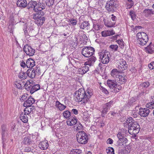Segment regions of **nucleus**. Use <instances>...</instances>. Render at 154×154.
Instances as JSON below:
<instances>
[{
    "label": "nucleus",
    "mask_w": 154,
    "mask_h": 154,
    "mask_svg": "<svg viewBox=\"0 0 154 154\" xmlns=\"http://www.w3.org/2000/svg\"><path fill=\"white\" fill-rule=\"evenodd\" d=\"M134 121L132 117H129L128 119H127L126 121V122L128 125H129V124H132Z\"/></svg>",
    "instance_id": "51"
},
{
    "label": "nucleus",
    "mask_w": 154,
    "mask_h": 154,
    "mask_svg": "<svg viewBox=\"0 0 154 154\" xmlns=\"http://www.w3.org/2000/svg\"><path fill=\"white\" fill-rule=\"evenodd\" d=\"M119 66L118 68L119 69L125 70L128 68V65L126 64V62L123 59L120 60L117 63Z\"/></svg>",
    "instance_id": "8"
},
{
    "label": "nucleus",
    "mask_w": 154,
    "mask_h": 154,
    "mask_svg": "<svg viewBox=\"0 0 154 154\" xmlns=\"http://www.w3.org/2000/svg\"><path fill=\"white\" fill-rule=\"evenodd\" d=\"M106 152L107 154H114V149L112 147H108L106 149Z\"/></svg>",
    "instance_id": "49"
},
{
    "label": "nucleus",
    "mask_w": 154,
    "mask_h": 154,
    "mask_svg": "<svg viewBox=\"0 0 154 154\" xmlns=\"http://www.w3.org/2000/svg\"><path fill=\"white\" fill-rule=\"evenodd\" d=\"M40 86L39 85L37 84L32 86L31 89L30 90V92L31 93L33 94L35 91L39 89Z\"/></svg>",
    "instance_id": "32"
},
{
    "label": "nucleus",
    "mask_w": 154,
    "mask_h": 154,
    "mask_svg": "<svg viewBox=\"0 0 154 154\" xmlns=\"http://www.w3.org/2000/svg\"><path fill=\"white\" fill-rule=\"evenodd\" d=\"M39 4L38 2L35 7L34 8V9H33V11L35 12L41 11V9H42V8H44V7H42L41 8V9L40 8L41 7H39Z\"/></svg>",
    "instance_id": "42"
},
{
    "label": "nucleus",
    "mask_w": 154,
    "mask_h": 154,
    "mask_svg": "<svg viewBox=\"0 0 154 154\" xmlns=\"http://www.w3.org/2000/svg\"><path fill=\"white\" fill-rule=\"evenodd\" d=\"M113 103L114 101L112 100L110 101L109 102L106 103L103 106L109 110L111 106L113 104Z\"/></svg>",
    "instance_id": "38"
},
{
    "label": "nucleus",
    "mask_w": 154,
    "mask_h": 154,
    "mask_svg": "<svg viewBox=\"0 0 154 154\" xmlns=\"http://www.w3.org/2000/svg\"><path fill=\"white\" fill-rule=\"evenodd\" d=\"M94 29L96 30H98L100 29L99 26L98 24H94L93 25Z\"/></svg>",
    "instance_id": "59"
},
{
    "label": "nucleus",
    "mask_w": 154,
    "mask_h": 154,
    "mask_svg": "<svg viewBox=\"0 0 154 154\" xmlns=\"http://www.w3.org/2000/svg\"><path fill=\"white\" fill-rule=\"evenodd\" d=\"M25 84L24 86L25 89L27 91H30L32 86V84H31L29 81H28L26 83H25Z\"/></svg>",
    "instance_id": "37"
},
{
    "label": "nucleus",
    "mask_w": 154,
    "mask_h": 154,
    "mask_svg": "<svg viewBox=\"0 0 154 154\" xmlns=\"http://www.w3.org/2000/svg\"><path fill=\"white\" fill-rule=\"evenodd\" d=\"M63 114L64 118L67 119L70 117L71 116V113L69 111L66 110L63 112Z\"/></svg>",
    "instance_id": "43"
},
{
    "label": "nucleus",
    "mask_w": 154,
    "mask_h": 154,
    "mask_svg": "<svg viewBox=\"0 0 154 154\" xmlns=\"http://www.w3.org/2000/svg\"><path fill=\"white\" fill-rule=\"evenodd\" d=\"M77 120L75 117H70L67 121V124L69 125H75L77 123Z\"/></svg>",
    "instance_id": "12"
},
{
    "label": "nucleus",
    "mask_w": 154,
    "mask_h": 154,
    "mask_svg": "<svg viewBox=\"0 0 154 154\" xmlns=\"http://www.w3.org/2000/svg\"><path fill=\"white\" fill-rule=\"evenodd\" d=\"M113 143V140L112 139H111L110 138H109L107 141V143L108 144H112Z\"/></svg>",
    "instance_id": "63"
},
{
    "label": "nucleus",
    "mask_w": 154,
    "mask_h": 154,
    "mask_svg": "<svg viewBox=\"0 0 154 154\" xmlns=\"http://www.w3.org/2000/svg\"><path fill=\"white\" fill-rule=\"evenodd\" d=\"M135 100H136L135 99H134L133 98H132L130 100L129 102V103L130 105L133 104H134V103L135 102Z\"/></svg>",
    "instance_id": "61"
},
{
    "label": "nucleus",
    "mask_w": 154,
    "mask_h": 154,
    "mask_svg": "<svg viewBox=\"0 0 154 154\" xmlns=\"http://www.w3.org/2000/svg\"><path fill=\"white\" fill-rule=\"evenodd\" d=\"M90 24L88 21H85L82 23L80 26V28L81 29H83L86 27L89 26Z\"/></svg>",
    "instance_id": "40"
},
{
    "label": "nucleus",
    "mask_w": 154,
    "mask_h": 154,
    "mask_svg": "<svg viewBox=\"0 0 154 154\" xmlns=\"http://www.w3.org/2000/svg\"><path fill=\"white\" fill-rule=\"evenodd\" d=\"M127 79V77L125 75L121 73V74L119 76L118 78L116 80L121 84L125 83Z\"/></svg>",
    "instance_id": "10"
},
{
    "label": "nucleus",
    "mask_w": 154,
    "mask_h": 154,
    "mask_svg": "<svg viewBox=\"0 0 154 154\" xmlns=\"http://www.w3.org/2000/svg\"><path fill=\"white\" fill-rule=\"evenodd\" d=\"M69 22L73 26L76 25L77 23V20L75 19H70L69 20Z\"/></svg>",
    "instance_id": "54"
},
{
    "label": "nucleus",
    "mask_w": 154,
    "mask_h": 154,
    "mask_svg": "<svg viewBox=\"0 0 154 154\" xmlns=\"http://www.w3.org/2000/svg\"><path fill=\"white\" fill-rule=\"evenodd\" d=\"M43 15L44 13L42 12L38 11L35 13L33 14L32 16V17L33 19L36 20L41 18L42 16Z\"/></svg>",
    "instance_id": "23"
},
{
    "label": "nucleus",
    "mask_w": 154,
    "mask_h": 154,
    "mask_svg": "<svg viewBox=\"0 0 154 154\" xmlns=\"http://www.w3.org/2000/svg\"><path fill=\"white\" fill-rule=\"evenodd\" d=\"M96 60V58L94 56L91 57L88 59V61L85 63V65H92Z\"/></svg>",
    "instance_id": "19"
},
{
    "label": "nucleus",
    "mask_w": 154,
    "mask_h": 154,
    "mask_svg": "<svg viewBox=\"0 0 154 154\" xmlns=\"http://www.w3.org/2000/svg\"><path fill=\"white\" fill-rule=\"evenodd\" d=\"M22 142L26 145H30L32 142V140L29 136H26L23 139Z\"/></svg>",
    "instance_id": "25"
},
{
    "label": "nucleus",
    "mask_w": 154,
    "mask_h": 154,
    "mask_svg": "<svg viewBox=\"0 0 154 154\" xmlns=\"http://www.w3.org/2000/svg\"><path fill=\"white\" fill-rule=\"evenodd\" d=\"M110 47L113 50L115 51H117L118 48V46L117 45H111L110 46Z\"/></svg>",
    "instance_id": "55"
},
{
    "label": "nucleus",
    "mask_w": 154,
    "mask_h": 154,
    "mask_svg": "<svg viewBox=\"0 0 154 154\" xmlns=\"http://www.w3.org/2000/svg\"><path fill=\"white\" fill-rule=\"evenodd\" d=\"M35 101V99L31 97H29L25 101L23 104L24 106H32V105L33 104Z\"/></svg>",
    "instance_id": "11"
},
{
    "label": "nucleus",
    "mask_w": 154,
    "mask_h": 154,
    "mask_svg": "<svg viewBox=\"0 0 154 154\" xmlns=\"http://www.w3.org/2000/svg\"><path fill=\"white\" fill-rule=\"evenodd\" d=\"M89 70V67L86 66H83L78 69V71L79 74L83 75Z\"/></svg>",
    "instance_id": "14"
},
{
    "label": "nucleus",
    "mask_w": 154,
    "mask_h": 154,
    "mask_svg": "<svg viewBox=\"0 0 154 154\" xmlns=\"http://www.w3.org/2000/svg\"><path fill=\"white\" fill-rule=\"evenodd\" d=\"M48 146V143L46 141L41 142L38 144V147L41 149H47Z\"/></svg>",
    "instance_id": "21"
},
{
    "label": "nucleus",
    "mask_w": 154,
    "mask_h": 154,
    "mask_svg": "<svg viewBox=\"0 0 154 154\" xmlns=\"http://www.w3.org/2000/svg\"><path fill=\"white\" fill-rule=\"evenodd\" d=\"M55 0H46V3L47 6L49 7L52 6L54 4Z\"/></svg>",
    "instance_id": "48"
},
{
    "label": "nucleus",
    "mask_w": 154,
    "mask_h": 154,
    "mask_svg": "<svg viewBox=\"0 0 154 154\" xmlns=\"http://www.w3.org/2000/svg\"><path fill=\"white\" fill-rule=\"evenodd\" d=\"M75 128L76 131H79L80 130H82L83 129V127L82 125L79 122L77 123V125L74 127Z\"/></svg>",
    "instance_id": "45"
},
{
    "label": "nucleus",
    "mask_w": 154,
    "mask_h": 154,
    "mask_svg": "<svg viewBox=\"0 0 154 154\" xmlns=\"http://www.w3.org/2000/svg\"><path fill=\"white\" fill-rule=\"evenodd\" d=\"M93 95L92 91L91 89H88L86 91L84 90L79 89L75 93V100L81 103L85 104L89 100L90 98Z\"/></svg>",
    "instance_id": "1"
},
{
    "label": "nucleus",
    "mask_w": 154,
    "mask_h": 154,
    "mask_svg": "<svg viewBox=\"0 0 154 154\" xmlns=\"http://www.w3.org/2000/svg\"><path fill=\"white\" fill-rule=\"evenodd\" d=\"M76 137L77 141L81 144H85L88 142V135L83 131H79L77 134Z\"/></svg>",
    "instance_id": "3"
},
{
    "label": "nucleus",
    "mask_w": 154,
    "mask_h": 154,
    "mask_svg": "<svg viewBox=\"0 0 154 154\" xmlns=\"http://www.w3.org/2000/svg\"><path fill=\"white\" fill-rule=\"evenodd\" d=\"M15 85L18 88L21 89L24 87L26 84L25 82H24L23 81L18 80L15 82Z\"/></svg>",
    "instance_id": "22"
},
{
    "label": "nucleus",
    "mask_w": 154,
    "mask_h": 154,
    "mask_svg": "<svg viewBox=\"0 0 154 154\" xmlns=\"http://www.w3.org/2000/svg\"><path fill=\"white\" fill-rule=\"evenodd\" d=\"M109 110L107 109L104 106H103V109L102 110L101 112V116L102 117H104L105 115L107 113V112Z\"/></svg>",
    "instance_id": "47"
},
{
    "label": "nucleus",
    "mask_w": 154,
    "mask_h": 154,
    "mask_svg": "<svg viewBox=\"0 0 154 154\" xmlns=\"http://www.w3.org/2000/svg\"><path fill=\"white\" fill-rule=\"evenodd\" d=\"M115 34V32L113 30H105L101 32V35L103 37H106Z\"/></svg>",
    "instance_id": "20"
},
{
    "label": "nucleus",
    "mask_w": 154,
    "mask_h": 154,
    "mask_svg": "<svg viewBox=\"0 0 154 154\" xmlns=\"http://www.w3.org/2000/svg\"><path fill=\"white\" fill-rule=\"evenodd\" d=\"M128 140L126 138L124 137L121 139L120 141H119V140L117 141L116 143L117 145L118 146L124 145L127 142Z\"/></svg>",
    "instance_id": "31"
},
{
    "label": "nucleus",
    "mask_w": 154,
    "mask_h": 154,
    "mask_svg": "<svg viewBox=\"0 0 154 154\" xmlns=\"http://www.w3.org/2000/svg\"><path fill=\"white\" fill-rule=\"evenodd\" d=\"M24 52L26 54L30 56L33 55L35 53V50L28 45H26L23 48Z\"/></svg>",
    "instance_id": "7"
},
{
    "label": "nucleus",
    "mask_w": 154,
    "mask_h": 154,
    "mask_svg": "<svg viewBox=\"0 0 154 154\" xmlns=\"http://www.w3.org/2000/svg\"><path fill=\"white\" fill-rule=\"evenodd\" d=\"M81 152V150L76 149L72 150L70 152V154H80Z\"/></svg>",
    "instance_id": "44"
},
{
    "label": "nucleus",
    "mask_w": 154,
    "mask_h": 154,
    "mask_svg": "<svg viewBox=\"0 0 154 154\" xmlns=\"http://www.w3.org/2000/svg\"><path fill=\"white\" fill-rule=\"evenodd\" d=\"M38 3L39 4V7H41L40 8L41 9L42 7H44V8H42V9H41V11L42 10L44 9L45 8L46 5H45V3H43L42 2L41 3L40 2H38Z\"/></svg>",
    "instance_id": "57"
},
{
    "label": "nucleus",
    "mask_w": 154,
    "mask_h": 154,
    "mask_svg": "<svg viewBox=\"0 0 154 154\" xmlns=\"http://www.w3.org/2000/svg\"><path fill=\"white\" fill-rule=\"evenodd\" d=\"M27 115L25 114L24 112L20 115V119L24 123H27L28 121V118Z\"/></svg>",
    "instance_id": "26"
},
{
    "label": "nucleus",
    "mask_w": 154,
    "mask_h": 154,
    "mask_svg": "<svg viewBox=\"0 0 154 154\" xmlns=\"http://www.w3.org/2000/svg\"><path fill=\"white\" fill-rule=\"evenodd\" d=\"M148 67L151 69H154V62H152L149 63L148 65Z\"/></svg>",
    "instance_id": "58"
},
{
    "label": "nucleus",
    "mask_w": 154,
    "mask_h": 154,
    "mask_svg": "<svg viewBox=\"0 0 154 154\" xmlns=\"http://www.w3.org/2000/svg\"><path fill=\"white\" fill-rule=\"evenodd\" d=\"M140 129L139 125L137 122L134 121L132 124L128 125V132L131 135L136 136V135L138 134Z\"/></svg>",
    "instance_id": "2"
},
{
    "label": "nucleus",
    "mask_w": 154,
    "mask_h": 154,
    "mask_svg": "<svg viewBox=\"0 0 154 154\" xmlns=\"http://www.w3.org/2000/svg\"><path fill=\"white\" fill-rule=\"evenodd\" d=\"M146 106L147 108L150 109H154V100H152V102L148 103L146 105Z\"/></svg>",
    "instance_id": "36"
},
{
    "label": "nucleus",
    "mask_w": 154,
    "mask_h": 154,
    "mask_svg": "<svg viewBox=\"0 0 154 154\" xmlns=\"http://www.w3.org/2000/svg\"><path fill=\"white\" fill-rule=\"evenodd\" d=\"M111 16H112L111 18L112 20L113 21H116L117 20L116 17L113 14H112Z\"/></svg>",
    "instance_id": "62"
},
{
    "label": "nucleus",
    "mask_w": 154,
    "mask_h": 154,
    "mask_svg": "<svg viewBox=\"0 0 154 154\" xmlns=\"http://www.w3.org/2000/svg\"><path fill=\"white\" fill-rule=\"evenodd\" d=\"M37 2L35 1L31 0L28 4L27 8L28 9L33 8H35L36 5L37 3Z\"/></svg>",
    "instance_id": "28"
},
{
    "label": "nucleus",
    "mask_w": 154,
    "mask_h": 154,
    "mask_svg": "<svg viewBox=\"0 0 154 154\" xmlns=\"http://www.w3.org/2000/svg\"><path fill=\"white\" fill-rule=\"evenodd\" d=\"M105 26H107V27H113L115 25V23H113L111 24L110 23H105Z\"/></svg>",
    "instance_id": "56"
},
{
    "label": "nucleus",
    "mask_w": 154,
    "mask_h": 154,
    "mask_svg": "<svg viewBox=\"0 0 154 154\" xmlns=\"http://www.w3.org/2000/svg\"><path fill=\"white\" fill-rule=\"evenodd\" d=\"M27 74L25 72L21 71L18 75L19 77L21 79H25L26 78Z\"/></svg>",
    "instance_id": "33"
},
{
    "label": "nucleus",
    "mask_w": 154,
    "mask_h": 154,
    "mask_svg": "<svg viewBox=\"0 0 154 154\" xmlns=\"http://www.w3.org/2000/svg\"><path fill=\"white\" fill-rule=\"evenodd\" d=\"M129 15L133 20H134L136 19V14L135 12L133 11L132 10L130 11L129 12Z\"/></svg>",
    "instance_id": "46"
},
{
    "label": "nucleus",
    "mask_w": 154,
    "mask_h": 154,
    "mask_svg": "<svg viewBox=\"0 0 154 154\" xmlns=\"http://www.w3.org/2000/svg\"><path fill=\"white\" fill-rule=\"evenodd\" d=\"M107 84L109 88L113 89L114 87H115L116 83L114 82L113 80H108L107 82Z\"/></svg>",
    "instance_id": "29"
},
{
    "label": "nucleus",
    "mask_w": 154,
    "mask_h": 154,
    "mask_svg": "<svg viewBox=\"0 0 154 154\" xmlns=\"http://www.w3.org/2000/svg\"><path fill=\"white\" fill-rule=\"evenodd\" d=\"M150 85V83L148 82H146L141 83L140 84V86L142 87V88H148Z\"/></svg>",
    "instance_id": "41"
},
{
    "label": "nucleus",
    "mask_w": 154,
    "mask_h": 154,
    "mask_svg": "<svg viewBox=\"0 0 154 154\" xmlns=\"http://www.w3.org/2000/svg\"><path fill=\"white\" fill-rule=\"evenodd\" d=\"M117 43L119 44V47L121 48H122L124 47V42L123 41V40L121 39L120 40H117L116 41Z\"/></svg>",
    "instance_id": "50"
},
{
    "label": "nucleus",
    "mask_w": 154,
    "mask_h": 154,
    "mask_svg": "<svg viewBox=\"0 0 154 154\" xmlns=\"http://www.w3.org/2000/svg\"><path fill=\"white\" fill-rule=\"evenodd\" d=\"M55 106L59 108L60 111L63 110L66 108V106L61 103L59 101H57L56 102Z\"/></svg>",
    "instance_id": "27"
},
{
    "label": "nucleus",
    "mask_w": 154,
    "mask_h": 154,
    "mask_svg": "<svg viewBox=\"0 0 154 154\" xmlns=\"http://www.w3.org/2000/svg\"><path fill=\"white\" fill-rule=\"evenodd\" d=\"M35 64L34 60L30 58L27 59L26 62V65L27 68H32Z\"/></svg>",
    "instance_id": "17"
},
{
    "label": "nucleus",
    "mask_w": 154,
    "mask_h": 154,
    "mask_svg": "<svg viewBox=\"0 0 154 154\" xmlns=\"http://www.w3.org/2000/svg\"><path fill=\"white\" fill-rule=\"evenodd\" d=\"M26 108L24 110V112L25 114L29 116V114L32 112H33V110L35 109V107L34 106H26Z\"/></svg>",
    "instance_id": "16"
},
{
    "label": "nucleus",
    "mask_w": 154,
    "mask_h": 154,
    "mask_svg": "<svg viewBox=\"0 0 154 154\" xmlns=\"http://www.w3.org/2000/svg\"><path fill=\"white\" fill-rule=\"evenodd\" d=\"M137 42L139 43V44L140 45L143 46L146 44L148 41V37L147 38V40H146L143 39H140L137 40Z\"/></svg>",
    "instance_id": "39"
},
{
    "label": "nucleus",
    "mask_w": 154,
    "mask_h": 154,
    "mask_svg": "<svg viewBox=\"0 0 154 154\" xmlns=\"http://www.w3.org/2000/svg\"><path fill=\"white\" fill-rule=\"evenodd\" d=\"M137 36L138 37L137 40L143 39L147 40V38L148 37L147 35L143 32H140L137 34Z\"/></svg>",
    "instance_id": "18"
},
{
    "label": "nucleus",
    "mask_w": 154,
    "mask_h": 154,
    "mask_svg": "<svg viewBox=\"0 0 154 154\" xmlns=\"http://www.w3.org/2000/svg\"><path fill=\"white\" fill-rule=\"evenodd\" d=\"M105 51H102L98 53L101 62L104 64L108 63L111 57L109 52Z\"/></svg>",
    "instance_id": "4"
},
{
    "label": "nucleus",
    "mask_w": 154,
    "mask_h": 154,
    "mask_svg": "<svg viewBox=\"0 0 154 154\" xmlns=\"http://www.w3.org/2000/svg\"><path fill=\"white\" fill-rule=\"evenodd\" d=\"M124 134H122V132H119L117 135V137L119 139V141H121V139L124 138Z\"/></svg>",
    "instance_id": "53"
},
{
    "label": "nucleus",
    "mask_w": 154,
    "mask_h": 154,
    "mask_svg": "<svg viewBox=\"0 0 154 154\" xmlns=\"http://www.w3.org/2000/svg\"><path fill=\"white\" fill-rule=\"evenodd\" d=\"M126 4L127 5V8H131L134 5V2L133 0H126Z\"/></svg>",
    "instance_id": "35"
},
{
    "label": "nucleus",
    "mask_w": 154,
    "mask_h": 154,
    "mask_svg": "<svg viewBox=\"0 0 154 154\" xmlns=\"http://www.w3.org/2000/svg\"><path fill=\"white\" fill-rule=\"evenodd\" d=\"M20 65L23 68L25 67L26 66V63H25L23 61H22L20 62Z\"/></svg>",
    "instance_id": "64"
},
{
    "label": "nucleus",
    "mask_w": 154,
    "mask_h": 154,
    "mask_svg": "<svg viewBox=\"0 0 154 154\" xmlns=\"http://www.w3.org/2000/svg\"><path fill=\"white\" fill-rule=\"evenodd\" d=\"M150 111V110L147 108H140L139 109V114L140 116L145 117L148 115Z\"/></svg>",
    "instance_id": "9"
},
{
    "label": "nucleus",
    "mask_w": 154,
    "mask_h": 154,
    "mask_svg": "<svg viewBox=\"0 0 154 154\" xmlns=\"http://www.w3.org/2000/svg\"><path fill=\"white\" fill-rule=\"evenodd\" d=\"M45 20V18L44 17H43L41 18H39L38 20V22L40 25H42L44 23Z\"/></svg>",
    "instance_id": "52"
},
{
    "label": "nucleus",
    "mask_w": 154,
    "mask_h": 154,
    "mask_svg": "<svg viewBox=\"0 0 154 154\" xmlns=\"http://www.w3.org/2000/svg\"><path fill=\"white\" fill-rule=\"evenodd\" d=\"M28 76L31 78H33L35 77V72L34 69L32 68L29 69L26 72Z\"/></svg>",
    "instance_id": "24"
},
{
    "label": "nucleus",
    "mask_w": 154,
    "mask_h": 154,
    "mask_svg": "<svg viewBox=\"0 0 154 154\" xmlns=\"http://www.w3.org/2000/svg\"><path fill=\"white\" fill-rule=\"evenodd\" d=\"M143 13L147 17L153 14V11L151 9H145L143 11Z\"/></svg>",
    "instance_id": "34"
},
{
    "label": "nucleus",
    "mask_w": 154,
    "mask_h": 154,
    "mask_svg": "<svg viewBox=\"0 0 154 154\" xmlns=\"http://www.w3.org/2000/svg\"><path fill=\"white\" fill-rule=\"evenodd\" d=\"M31 150L32 148L29 147H26L24 149V151L25 152H30L31 151Z\"/></svg>",
    "instance_id": "60"
},
{
    "label": "nucleus",
    "mask_w": 154,
    "mask_h": 154,
    "mask_svg": "<svg viewBox=\"0 0 154 154\" xmlns=\"http://www.w3.org/2000/svg\"><path fill=\"white\" fill-rule=\"evenodd\" d=\"M121 74V73L116 69H113L111 71V75L115 79H117L119 76Z\"/></svg>",
    "instance_id": "13"
},
{
    "label": "nucleus",
    "mask_w": 154,
    "mask_h": 154,
    "mask_svg": "<svg viewBox=\"0 0 154 154\" xmlns=\"http://www.w3.org/2000/svg\"><path fill=\"white\" fill-rule=\"evenodd\" d=\"M94 48L91 47H86L83 48L82 54L85 57H89L94 54Z\"/></svg>",
    "instance_id": "6"
},
{
    "label": "nucleus",
    "mask_w": 154,
    "mask_h": 154,
    "mask_svg": "<svg viewBox=\"0 0 154 154\" xmlns=\"http://www.w3.org/2000/svg\"><path fill=\"white\" fill-rule=\"evenodd\" d=\"M16 4L18 7L23 8L27 6V2L26 0H18Z\"/></svg>",
    "instance_id": "15"
},
{
    "label": "nucleus",
    "mask_w": 154,
    "mask_h": 154,
    "mask_svg": "<svg viewBox=\"0 0 154 154\" xmlns=\"http://www.w3.org/2000/svg\"><path fill=\"white\" fill-rule=\"evenodd\" d=\"M118 6V5L116 1L114 0H110L106 2L105 8L108 12L113 13L116 9Z\"/></svg>",
    "instance_id": "5"
},
{
    "label": "nucleus",
    "mask_w": 154,
    "mask_h": 154,
    "mask_svg": "<svg viewBox=\"0 0 154 154\" xmlns=\"http://www.w3.org/2000/svg\"><path fill=\"white\" fill-rule=\"evenodd\" d=\"M152 46V43L151 42L148 46L145 48L146 52L149 54H152L153 52Z\"/></svg>",
    "instance_id": "30"
}]
</instances>
